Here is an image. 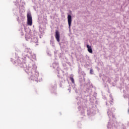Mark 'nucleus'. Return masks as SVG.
Wrapping results in <instances>:
<instances>
[{"label":"nucleus","instance_id":"f257e3e1","mask_svg":"<svg viewBox=\"0 0 129 129\" xmlns=\"http://www.w3.org/2000/svg\"><path fill=\"white\" fill-rule=\"evenodd\" d=\"M27 25H28V26H32V25H33V20L32 19V15L31 14V13H27Z\"/></svg>","mask_w":129,"mask_h":129},{"label":"nucleus","instance_id":"f03ea898","mask_svg":"<svg viewBox=\"0 0 129 129\" xmlns=\"http://www.w3.org/2000/svg\"><path fill=\"white\" fill-rule=\"evenodd\" d=\"M55 39L57 42H60V33L59 31L56 30L55 31Z\"/></svg>","mask_w":129,"mask_h":129},{"label":"nucleus","instance_id":"7ed1b4c3","mask_svg":"<svg viewBox=\"0 0 129 129\" xmlns=\"http://www.w3.org/2000/svg\"><path fill=\"white\" fill-rule=\"evenodd\" d=\"M68 22L69 24V28H70L71 27V24L72 23V17L71 15L68 16Z\"/></svg>","mask_w":129,"mask_h":129},{"label":"nucleus","instance_id":"20e7f679","mask_svg":"<svg viewBox=\"0 0 129 129\" xmlns=\"http://www.w3.org/2000/svg\"><path fill=\"white\" fill-rule=\"evenodd\" d=\"M87 48L88 49L89 53H90L91 54H92V53H93L92 51V48H91V46H90L89 45H87Z\"/></svg>","mask_w":129,"mask_h":129},{"label":"nucleus","instance_id":"39448f33","mask_svg":"<svg viewBox=\"0 0 129 129\" xmlns=\"http://www.w3.org/2000/svg\"><path fill=\"white\" fill-rule=\"evenodd\" d=\"M70 80L72 81V83H75V81H74V79L73 78L71 77Z\"/></svg>","mask_w":129,"mask_h":129},{"label":"nucleus","instance_id":"423d86ee","mask_svg":"<svg viewBox=\"0 0 129 129\" xmlns=\"http://www.w3.org/2000/svg\"><path fill=\"white\" fill-rule=\"evenodd\" d=\"M90 74H93V70L91 69L90 71Z\"/></svg>","mask_w":129,"mask_h":129}]
</instances>
